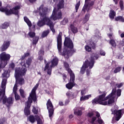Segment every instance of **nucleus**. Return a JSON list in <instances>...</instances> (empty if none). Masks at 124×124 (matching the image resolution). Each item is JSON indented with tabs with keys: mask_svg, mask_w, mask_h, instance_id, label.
I'll return each instance as SVG.
<instances>
[{
	"mask_svg": "<svg viewBox=\"0 0 124 124\" xmlns=\"http://www.w3.org/2000/svg\"><path fill=\"white\" fill-rule=\"evenodd\" d=\"M32 58H29L28 60H26V62L23 61L21 62L22 67H16L15 69V76L16 78V82L19 83L20 85H23L25 84V80L21 76H24L26 75L27 72L26 67H29L31 66V62L32 61Z\"/></svg>",
	"mask_w": 124,
	"mask_h": 124,
	"instance_id": "nucleus-1",
	"label": "nucleus"
},
{
	"mask_svg": "<svg viewBox=\"0 0 124 124\" xmlns=\"http://www.w3.org/2000/svg\"><path fill=\"white\" fill-rule=\"evenodd\" d=\"M106 93H104L100 95L98 98H95L92 101L93 104H101L102 105H107L112 104L114 102L115 97L117 96L116 89H113L112 92L107 97H105Z\"/></svg>",
	"mask_w": 124,
	"mask_h": 124,
	"instance_id": "nucleus-2",
	"label": "nucleus"
},
{
	"mask_svg": "<svg viewBox=\"0 0 124 124\" xmlns=\"http://www.w3.org/2000/svg\"><path fill=\"white\" fill-rule=\"evenodd\" d=\"M63 0H60L59 3L57 5V10L54 8L52 12V14L51 16V20L48 25L50 27L51 31L53 33L56 32L55 29H54V24H53V21H56V20H59L62 19V12L60 11V9H62L64 8V4L63 3Z\"/></svg>",
	"mask_w": 124,
	"mask_h": 124,
	"instance_id": "nucleus-3",
	"label": "nucleus"
},
{
	"mask_svg": "<svg viewBox=\"0 0 124 124\" xmlns=\"http://www.w3.org/2000/svg\"><path fill=\"white\" fill-rule=\"evenodd\" d=\"M47 11H48V9L44 7L43 5H41L37 9V12L40 15V19L41 20H39L37 23L38 27H43L45 25L48 26L51 21V16L50 18L47 16Z\"/></svg>",
	"mask_w": 124,
	"mask_h": 124,
	"instance_id": "nucleus-4",
	"label": "nucleus"
},
{
	"mask_svg": "<svg viewBox=\"0 0 124 124\" xmlns=\"http://www.w3.org/2000/svg\"><path fill=\"white\" fill-rule=\"evenodd\" d=\"M99 58V55L96 53H93L91 56V60L85 61V63L82 65L81 68L80 73V74H84L86 71V74L87 76H90L91 74V70L93 67L94 64V61L97 60Z\"/></svg>",
	"mask_w": 124,
	"mask_h": 124,
	"instance_id": "nucleus-5",
	"label": "nucleus"
},
{
	"mask_svg": "<svg viewBox=\"0 0 124 124\" xmlns=\"http://www.w3.org/2000/svg\"><path fill=\"white\" fill-rule=\"evenodd\" d=\"M64 49L63 55L64 58L68 59L69 56H71L75 51L73 50V43L69 38H65L64 42Z\"/></svg>",
	"mask_w": 124,
	"mask_h": 124,
	"instance_id": "nucleus-6",
	"label": "nucleus"
},
{
	"mask_svg": "<svg viewBox=\"0 0 124 124\" xmlns=\"http://www.w3.org/2000/svg\"><path fill=\"white\" fill-rule=\"evenodd\" d=\"M39 84L38 83L36 84V85L32 89L31 93L30 94V97L28 98V101L26 103L25 108L24 109V113L26 116L30 115V107H31V104L32 103V100L34 102L36 101V95L35 94V91H36L37 88H38Z\"/></svg>",
	"mask_w": 124,
	"mask_h": 124,
	"instance_id": "nucleus-7",
	"label": "nucleus"
},
{
	"mask_svg": "<svg viewBox=\"0 0 124 124\" xmlns=\"http://www.w3.org/2000/svg\"><path fill=\"white\" fill-rule=\"evenodd\" d=\"M6 85V78H3L2 81L1 88L0 89V96H2L3 103L5 104L7 107H9L13 104V99L12 97H9L6 99V97L4 95L5 94V86Z\"/></svg>",
	"mask_w": 124,
	"mask_h": 124,
	"instance_id": "nucleus-8",
	"label": "nucleus"
},
{
	"mask_svg": "<svg viewBox=\"0 0 124 124\" xmlns=\"http://www.w3.org/2000/svg\"><path fill=\"white\" fill-rule=\"evenodd\" d=\"M20 8H21L20 5L16 6L12 9H9V7H8L3 8L1 7V1H0V11L1 12H4L6 15H11V14L18 15L19 9H20Z\"/></svg>",
	"mask_w": 124,
	"mask_h": 124,
	"instance_id": "nucleus-9",
	"label": "nucleus"
},
{
	"mask_svg": "<svg viewBox=\"0 0 124 124\" xmlns=\"http://www.w3.org/2000/svg\"><path fill=\"white\" fill-rule=\"evenodd\" d=\"M10 58H11L10 54L5 52H2L0 54V73L1 72V69L4 68L7 64V62L10 60Z\"/></svg>",
	"mask_w": 124,
	"mask_h": 124,
	"instance_id": "nucleus-10",
	"label": "nucleus"
},
{
	"mask_svg": "<svg viewBox=\"0 0 124 124\" xmlns=\"http://www.w3.org/2000/svg\"><path fill=\"white\" fill-rule=\"evenodd\" d=\"M58 63H59V59H58L57 57H54L53 60L51 61L50 62H48L46 64L44 68V71H47V73L48 75H51L52 67L57 66V65H58Z\"/></svg>",
	"mask_w": 124,
	"mask_h": 124,
	"instance_id": "nucleus-11",
	"label": "nucleus"
},
{
	"mask_svg": "<svg viewBox=\"0 0 124 124\" xmlns=\"http://www.w3.org/2000/svg\"><path fill=\"white\" fill-rule=\"evenodd\" d=\"M94 4V1L91 0H85V4L82 9V12L85 13L86 11L89 12L92 9V6Z\"/></svg>",
	"mask_w": 124,
	"mask_h": 124,
	"instance_id": "nucleus-12",
	"label": "nucleus"
},
{
	"mask_svg": "<svg viewBox=\"0 0 124 124\" xmlns=\"http://www.w3.org/2000/svg\"><path fill=\"white\" fill-rule=\"evenodd\" d=\"M70 82L66 85V88L68 89V90H71L75 86V83L74 82V81H75V75L74 73L71 74L70 73Z\"/></svg>",
	"mask_w": 124,
	"mask_h": 124,
	"instance_id": "nucleus-13",
	"label": "nucleus"
},
{
	"mask_svg": "<svg viewBox=\"0 0 124 124\" xmlns=\"http://www.w3.org/2000/svg\"><path fill=\"white\" fill-rule=\"evenodd\" d=\"M35 119L37 121V124H43V120L39 118V116H34L31 115L29 117V120L31 123H33L35 122Z\"/></svg>",
	"mask_w": 124,
	"mask_h": 124,
	"instance_id": "nucleus-14",
	"label": "nucleus"
},
{
	"mask_svg": "<svg viewBox=\"0 0 124 124\" xmlns=\"http://www.w3.org/2000/svg\"><path fill=\"white\" fill-rule=\"evenodd\" d=\"M46 106L48 110L49 117L51 119L53 115V113H54V108H53V105L52 104L50 99L48 100Z\"/></svg>",
	"mask_w": 124,
	"mask_h": 124,
	"instance_id": "nucleus-15",
	"label": "nucleus"
},
{
	"mask_svg": "<svg viewBox=\"0 0 124 124\" xmlns=\"http://www.w3.org/2000/svg\"><path fill=\"white\" fill-rule=\"evenodd\" d=\"M57 48L60 55H62V35L61 33L57 37Z\"/></svg>",
	"mask_w": 124,
	"mask_h": 124,
	"instance_id": "nucleus-16",
	"label": "nucleus"
},
{
	"mask_svg": "<svg viewBox=\"0 0 124 124\" xmlns=\"http://www.w3.org/2000/svg\"><path fill=\"white\" fill-rule=\"evenodd\" d=\"M122 110H114L113 112H112V114H113L114 116H116L115 119L116 121H119V120L122 118Z\"/></svg>",
	"mask_w": 124,
	"mask_h": 124,
	"instance_id": "nucleus-17",
	"label": "nucleus"
},
{
	"mask_svg": "<svg viewBox=\"0 0 124 124\" xmlns=\"http://www.w3.org/2000/svg\"><path fill=\"white\" fill-rule=\"evenodd\" d=\"M83 110H85V108L80 107L75 108L74 109L75 115H77V116H81Z\"/></svg>",
	"mask_w": 124,
	"mask_h": 124,
	"instance_id": "nucleus-18",
	"label": "nucleus"
},
{
	"mask_svg": "<svg viewBox=\"0 0 124 124\" xmlns=\"http://www.w3.org/2000/svg\"><path fill=\"white\" fill-rule=\"evenodd\" d=\"M13 93L15 94V99L16 100L20 99V96L17 93V84H16L13 88Z\"/></svg>",
	"mask_w": 124,
	"mask_h": 124,
	"instance_id": "nucleus-19",
	"label": "nucleus"
},
{
	"mask_svg": "<svg viewBox=\"0 0 124 124\" xmlns=\"http://www.w3.org/2000/svg\"><path fill=\"white\" fill-rule=\"evenodd\" d=\"M9 45H10V42L9 41H6L4 42V44L1 46V51L3 52V51H5L7 48L9 47Z\"/></svg>",
	"mask_w": 124,
	"mask_h": 124,
	"instance_id": "nucleus-20",
	"label": "nucleus"
},
{
	"mask_svg": "<svg viewBox=\"0 0 124 124\" xmlns=\"http://www.w3.org/2000/svg\"><path fill=\"white\" fill-rule=\"evenodd\" d=\"M92 97V94H88L86 95H81L80 98V101H85L86 100H88L89 98Z\"/></svg>",
	"mask_w": 124,
	"mask_h": 124,
	"instance_id": "nucleus-21",
	"label": "nucleus"
},
{
	"mask_svg": "<svg viewBox=\"0 0 124 124\" xmlns=\"http://www.w3.org/2000/svg\"><path fill=\"white\" fill-rule=\"evenodd\" d=\"M64 65L65 66V68H66V70H67L68 73L70 74V73H71L72 74L74 73L72 72L71 69L69 68V65L68 64V63H67V62H64Z\"/></svg>",
	"mask_w": 124,
	"mask_h": 124,
	"instance_id": "nucleus-22",
	"label": "nucleus"
},
{
	"mask_svg": "<svg viewBox=\"0 0 124 124\" xmlns=\"http://www.w3.org/2000/svg\"><path fill=\"white\" fill-rule=\"evenodd\" d=\"M66 95L68 97L71 98H75L76 97V95H75V93L68 92L66 93Z\"/></svg>",
	"mask_w": 124,
	"mask_h": 124,
	"instance_id": "nucleus-23",
	"label": "nucleus"
},
{
	"mask_svg": "<svg viewBox=\"0 0 124 124\" xmlns=\"http://www.w3.org/2000/svg\"><path fill=\"white\" fill-rule=\"evenodd\" d=\"M70 30L73 32V33H76V32L78 31L77 28L75 27L73 25H70Z\"/></svg>",
	"mask_w": 124,
	"mask_h": 124,
	"instance_id": "nucleus-24",
	"label": "nucleus"
},
{
	"mask_svg": "<svg viewBox=\"0 0 124 124\" xmlns=\"http://www.w3.org/2000/svg\"><path fill=\"white\" fill-rule=\"evenodd\" d=\"M9 26V23L8 22H5L4 23L1 24L0 28L1 29L4 30L5 29H7V28H8Z\"/></svg>",
	"mask_w": 124,
	"mask_h": 124,
	"instance_id": "nucleus-25",
	"label": "nucleus"
},
{
	"mask_svg": "<svg viewBox=\"0 0 124 124\" xmlns=\"http://www.w3.org/2000/svg\"><path fill=\"white\" fill-rule=\"evenodd\" d=\"M49 33H50L49 30H47L44 31L42 34V37H46V36H47V35H48Z\"/></svg>",
	"mask_w": 124,
	"mask_h": 124,
	"instance_id": "nucleus-26",
	"label": "nucleus"
},
{
	"mask_svg": "<svg viewBox=\"0 0 124 124\" xmlns=\"http://www.w3.org/2000/svg\"><path fill=\"white\" fill-rule=\"evenodd\" d=\"M109 16L111 19H114L115 16H116V12L113 10H111L110 11Z\"/></svg>",
	"mask_w": 124,
	"mask_h": 124,
	"instance_id": "nucleus-27",
	"label": "nucleus"
},
{
	"mask_svg": "<svg viewBox=\"0 0 124 124\" xmlns=\"http://www.w3.org/2000/svg\"><path fill=\"white\" fill-rule=\"evenodd\" d=\"M24 19L25 22H26L28 26L29 27H31V21H30V19H29V18H28V17L26 16L24 17Z\"/></svg>",
	"mask_w": 124,
	"mask_h": 124,
	"instance_id": "nucleus-28",
	"label": "nucleus"
},
{
	"mask_svg": "<svg viewBox=\"0 0 124 124\" xmlns=\"http://www.w3.org/2000/svg\"><path fill=\"white\" fill-rule=\"evenodd\" d=\"M90 18V14H87L85 15V17L83 20V23L85 24V23H87L88 21H89V19Z\"/></svg>",
	"mask_w": 124,
	"mask_h": 124,
	"instance_id": "nucleus-29",
	"label": "nucleus"
},
{
	"mask_svg": "<svg viewBox=\"0 0 124 124\" xmlns=\"http://www.w3.org/2000/svg\"><path fill=\"white\" fill-rule=\"evenodd\" d=\"M68 23V18L65 17L63 18V20L61 21V25H66Z\"/></svg>",
	"mask_w": 124,
	"mask_h": 124,
	"instance_id": "nucleus-30",
	"label": "nucleus"
},
{
	"mask_svg": "<svg viewBox=\"0 0 124 124\" xmlns=\"http://www.w3.org/2000/svg\"><path fill=\"white\" fill-rule=\"evenodd\" d=\"M2 77L5 78H8L9 77V73L8 71H4V73L2 74Z\"/></svg>",
	"mask_w": 124,
	"mask_h": 124,
	"instance_id": "nucleus-31",
	"label": "nucleus"
},
{
	"mask_svg": "<svg viewBox=\"0 0 124 124\" xmlns=\"http://www.w3.org/2000/svg\"><path fill=\"white\" fill-rule=\"evenodd\" d=\"M116 21H120L121 22H124V19L123 16H118L115 18Z\"/></svg>",
	"mask_w": 124,
	"mask_h": 124,
	"instance_id": "nucleus-32",
	"label": "nucleus"
},
{
	"mask_svg": "<svg viewBox=\"0 0 124 124\" xmlns=\"http://www.w3.org/2000/svg\"><path fill=\"white\" fill-rule=\"evenodd\" d=\"M85 49L87 52H91L92 51V47L89 45H86L85 46Z\"/></svg>",
	"mask_w": 124,
	"mask_h": 124,
	"instance_id": "nucleus-33",
	"label": "nucleus"
},
{
	"mask_svg": "<svg viewBox=\"0 0 124 124\" xmlns=\"http://www.w3.org/2000/svg\"><path fill=\"white\" fill-rule=\"evenodd\" d=\"M121 69H122V68L121 67H116L114 71V73H118V72H120Z\"/></svg>",
	"mask_w": 124,
	"mask_h": 124,
	"instance_id": "nucleus-34",
	"label": "nucleus"
},
{
	"mask_svg": "<svg viewBox=\"0 0 124 124\" xmlns=\"http://www.w3.org/2000/svg\"><path fill=\"white\" fill-rule=\"evenodd\" d=\"M19 92L20 93V95L24 98L25 97V93L24 92V90L23 89H20L19 90Z\"/></svg>",
	"mask_w": 124,
	"mask_h": 124,
	"instance_id": "nucleus-35",
	"label": "nucleus"
},
{
	"mask_svg": "<svg viewBox=\"0 0 124 124\" xmlns=\"http://www.w3.org/2000/svg\"><path fill=\"white\" fill-rule=\"evenodd\" d=\"M88 90L86 89H82L81 91V95H85V93H87Z\"/></svg>",
	"mask_w": 124,
	"mask_h": 124,
	"instance_id": "nucleus-36",
	"label": "nucleus"
},
{
	"mask_svg": "<svg viewBox=\"0 0 124 124\" xmlns=\"http://www.w3.org/2000/svg\"><path fill=\"white\" fill-rule=\"evenodd\" d=\"M110 43L112 47H116V42L114 40H111L110 41Z\"/></svg>",
	"mask_w": 124,
	"mask_h": 124,
	"instance_id": "nucleus-37",
	"label": "nucleus"
},
{
	"mask_svg": "<svg viewBox=\"0 0 124 124\" xmlns=\"http://www.w3.org/2000/svg\"><path fill=\"white\" fill-rule=\"evenodd\" d=\"M59 124H62L63 123V117H60L58 119Z\"/></svg>",
	"mask_w": 124,
	"mask_h": 124,
	"instance_id": "nucleus-38",
	"label": "nucleus"
},
{
	"mask_svg": "<svg viewBox=\"0 0 124 124\" xmlns=\"http://www.w3.org/2000/svg\"><path fill=\"white\" fill-rule=\"evenodd\" d=\"M38 41V37H35L33 39V44H36Z\"/></svg>",
	"mask_w": 124,
	"mask_h": 124,
	"instance_id": "nucleus-39",
	"label": "nucleus"
},
{
	"mask_svg": "<svg viewBox=\"0 0 124 124\" xmlns=\"http://www.w3.org/2000/svg\"><path fill=\"white\" fill-rule=\"evenodd\" d=\"M99 54L101 56H105V55H106V52H105V51L101 49L99 51Z\"/></svg>",
	"mask_w": 124,
	"mask_h": 124,
	"instance_id": "nucleus-40",
	"label": "nucleus"
},
{
	"mask_svg": "<svg viewBox=\"0 0 124 124\" xmlns=\"http://www.w3.org/2000/svg\"><path fill=\"white\" fill-rule=\"evenodd\" d=\"M28 34L30 37L32 38L34 36V35H35V33L31 31L30 32H29Z\"/></svg>",
	"mask_w": 124,
	"mask_h": 124,
	"instance_id": "nucleus-41",
	"label": "nucleus"
},
{
	"mask_svg": "<svg viewBox=\"0 0 124 124\" xmlns=\"http://www.w3.org/2000/svg\"><path fill=\"white\" fill-rule=\"evenodd\" d=\"M121 93H122V90H121V89L118 90L117 91V96H121Z\"/></svg>",
	"mask_w": 124,
	"mask_h": 124,
	"instance_id": "nucleus-42",
	"label": "nucleus"
},
{
	"mask_svg": "<svg viewBox=\"0 0 124 124\" xmlns=\"http://www.w3.org/2000/svg\"><path fill=\"white\" fill-rule=\"evenodd\" d=\"M5 118H2L0 119V124H3L5 122Z\"/></svg>",
	"mask_w": 124,
	"mask_h": 124,
	"instance_id": "nucleus-43",
	"label": "nucleus"
},
{
	"mask_svg": "<svg viewBox=\"0 0 124 124\" xmlns=\"http://www.w3.org/2000/svg\"><path fill=\"white\" fill-rule=\"evenodd\" d=\"M124 85V83L122 82L119 84H117L116 85V87H117V88H122V87H123Z\"/></svg>",
	"mask_w": 124,
	"mask_h": 124,
	"instance_id": "nucleus-44",
	"label": "nucleus"
},
{
	"mask_svg": "<svg viewBox=\"0 0 124 124\" xmlns=\"http://www.w3.org/2000/svg\"><path fill=\"white\" fill-rule=\"evenodd\" d=\"M120 6L121 8V10H123V9H124V3L122 0L120 1Z\"/></svg>",
	"mask_w": 124,
	"mask_h": 124,
	"instance_id": "nucleus-45",
	"label": "nucleus"
},
{
	"mask_svg": "<svg viewBox=\"0 0 124 124\" xmlns=\"http://www.w3.org/2000/svg\"><path fill=\"white\" fill-rule=\"evenodd\" d=\"M90 45L93 49H95V44L93 42H91Z\"/></svg>",
	"mask_w": 124,
	"mask_h": 124,
	"instance_id": "nucleus-46",
	"label": "nucleus"
},
{
	"mask_svg": "<svg viewBox=\"0 0 124 124\" xmlns=\"http://www.w3.org/2000/svg\"><path fill=\"white\" fill-rule=\"evenodd\" d=\"M32 111L34 114H37V110H36V108H35V107H33V109H32Z\"/></svg>",
	"mask_w": 124,
	"mask_h": 124,
	"instance_id": "nucleus-47",
	"label": "nucleus"
},
{
	"mask_svg": "<svg viewBox=\"0 0 124 124\" xmlns=\"http://www.w3.org/2000/svg\"><path fill=\"white\" fill-rule=\"evenodd\" d=\"M119 33L120 35V36L122 38H123V37H124V32L122 33V31H119Z\"/></svg>",
	"mask_w": 124,
	"mask_h": 124,
	"instance_id": "nucleus-48",
	"label": "nucleus"
},
{
	"mask_svg": "<svg viewBox=\"0 0 124 124\" xmlns=\"http://www.w3.org/2000/svg\"><path fill=\"white\" fill-rule=\"evenodd\" d=\"M98 123L100 124H103V121L102 119H100V118H98Z\"/></svg>",
	"mask_w": 124,
	"mask_h": 124,
	"instance_id": "nucleus-49",
	"label": "nucleus"
},
{
	"mask_svg": "<svg viewBox=\"0 0 124 124\" xmlns=\"http://www.w3.org/2000/svg\"><path fill=\"white\" fill-rule=\"evenodd\" d=\"M10 67L12 69H14V67H15V64H14V63H12L11 64H10Z\"/></svg>",
	"mask_w": 124,
	"mask_h": 124,
	"instance_id": "nucleus-50",
	"label": "nucleus"
},
{
	"mask_svg": "<svg viewBox=\"0 0 124 124\" xmlns=\"http://www.w3.org/2000/svg\"><path fill=\"white\" fill-rule=\"evenodd\" d=\"M39 55H44V51L43 50H41L39 52Z\"/></svg>",
	"mask_w": 124,
	"mask_h": 124,
	"instance_id": "nucleus-51",
	"label": "nucleus"
},
{
	"mask_svg": "<svg viewBox=\"0 0 124 124\" xmlns=\"http://www.w3.org/2000/svg\"><path fill=\"white\" fill-rule=\"evenodd\" d=\"M59 105H60V106H63V102H62V101H60L59 102Z\"/></svg>",
	"mask_w": 124,
	"mask_h": 124,
	"instance_id": "nucleus-52",
	"label": "nucleus"
},
{
	"mask_svg": "<svg viewBox=\"0 0 124 124\" xmlns=\"http://www.w3.org/2000/svg\"><path fill=\"white\" fill-rule=\"evenodd\" d=\"M108 37H109V38H111V37L113 36V34L112 33L108 34Z\"/></svg>",
	"mask_w": 124,
	"mask_h": 124,
	"instance_id": "nucleus-53",
	"label": "nucleus"
},
{
	"mask_svg": "<svg viewBox=\"0 0 124 124\" xmlns=\"http://www.w3.org/2000/svg\"><path fill=\"white\" fill-rule=\"evenodd\" d=\"M38 59L39 60V61H42V60H43V58H42V56H39Z\"/></svg>",
	"mask_w": 124,
	"mask_h": 124,
	"instance_id": "nucleus-54",
	"label": "nucleus"
},
{
	"mask_svg": "<svg viewBox=\"0 0 124 124\" xmlns=\"http://www.w3.org/2000/svg\"><path fill=\"white\" fill-rule=\"evenodd\" d=\"M29 1L31 3H32L33 2H35V1H36V0H29Z\"/></svg>",
	"mask_w": 124,
	"mask_h": 124,
	"instance_id": "nucleus-55",
	"label": "nucleus"
},
{
	"mask_svg": "<svg viewBox=\"0 0 124 124\" xmlns=\"http://www.w3.org/2000/svg\"><path fill=\"white\" fill-rule=\"evenodd\" d=\"M69 103V100H66L65 102V105H67V104Z\"/></svg>",
	"mask_w": 124,
	"mask_h": 124,
	"instance_id": "nucleus-56",
	"label": "nucleus"
},
{
	"mask_svg": "<svg viewBox=\"0 0 124 124\" xmlns=\"http://www.w3.org/2000/svg\"><path fill=\"white\" fill-rule=\"evenodd\" d=\"M123 56L122 55H120L119 56H118V58L119 59H123Z\"/></svg>",
	"mask_w": 124,
	"mask_h": 124,
	"instance_id": "nucleus-57",
	"label": "nucleus"
},
{
	"mask_svg": "<svg viewBox=\"0 0 124 124\" xmlns=\"http://www.w3.org/2000/svg\"><path fill=\"white\" fill-rule=\"evenodd\" d=\"M24 55L25 57H28V56H30V53H27L25 54Z\"/></svg>",
	"mask_w": 124,
	"mask_h": 124,
	"instance_id": "nucleus-58",
	"label": "nucleus"
},
{
	"mask_svg": "<svg viewBox=\"0 0 124 124\" xmlns=\"http://www.w3.org/2000/svg\"><path fill=\"white\" fill-rule=\"evenodd\" d=\"M115 4H118V1H119V0H113Z\"/></svg>",
	"mask_w": 124,
	"mask_h": 124,
	"instance_id": "nucleus-59",
	"label": "nucleus"
},
{
	"mask_svg": "<svg viewBox=\"0 0 124 124\" xmlns=\"http://www.w3.org/2000/svg\"><path fill=\"white\" fill-rule=\"evenodd\" d=\"M73 117V115H72V114H71V115H70L69 116V118H70V119H72V117Z\"/></svg>",
	"mask_w": 124,
	"mask_h": 124,
	"instance_id": "nucleus-60",
	"label": "nucleus"
},
{
	"mask_svg": "<svg viewBox=\"0 0 124 124\" xmlns=\"http://www.w3.org/2000/svg\"><path fill=\"white\" fill-rule=\"evenodd\" d=\"M25 58H26V56L24 55H23L22 58H21V60H24V59H25Z\"/></svg>",
	"mask_w": 124,
	"mask_h": 124,
	"instance_id": "nucleus-61",
	"label": "nucleus"
},
{
	"mask_svg": "<svg viewBox=\"0 0 124 124\" xmlns=\"http://www.w3.org/2000/svg\"><path fill=\"white\" fill-rule=\"evenodd\" d=\"M122 46H124V40H123V43L122 44Z\"/></svg>",
	"mask_w": 124,
	"mask_h": 124,
	"instance_id": "nucleus-62",
	"label": "nucleus"
},
{
	"mask_svg": "<svg viewBox=\"0 0 124 124\" xmlns=\"http://www.w3.org/2000/svg\"><path fill=\"white\" fill-rule=\"evenodd\" d=\"M108 79H109V77H108V78H106L107 80H108Z\"/></svg>",
	"mask_w": 124,
	"mask_h": 124,
	"instance_id": "nucleus-63",
	"label": "nucleus"
},
{
	"mask_svg": "<svg viewBox=\"0 0 124 124\" xmlns=\"http://www.w3.org/2000/svg\"><path fill=\"white\" fill-rule=\"evenodd\" d=\"M64 78H66V77H64Z\"/></svg>",
	"mask_w": 124,
	"mask_h": 124,
	"instance_id": "nucleus-64",
	"label": "nucleus"
}]
</instances>
